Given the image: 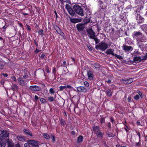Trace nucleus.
<instances>
[{
  "instance_id": "nucleus-1",
  "label": "nucleus",
  "mask_w": 147,
  "mask_h": 147,
  "mask_svg": "<svg viewBox=\"0 0 147 147\" xmlns=\"http://www.w3.org/2000/svg\"><path fill=\"white\" fill-rule=\"evenodd\" d=\"M73 8L75 12L78 15L82 16L84 15L83 9L78 5H75L73 6Z\"/></svg>"
},
{
  "instance_id": "nucleus-2",
  "label": "nucleus",
  "mask_w": 147,
  "mask_h": 147,
  "mask_svg": "<svg viewBox=\"0 0 147 147\" xmlns=\"http://www.w3.org/2000/svg\"><path fill=\"white\" fill-rule=\"evenodd\" d=\"M108 47V44L105 42L99 43L98 45H96L95 48L97 50H100L102 51L105 50Z\"/></svg>"
},
{
  "instance_id": "nucleus-3",
  "label": "nucleus",
  "mask_w": 147,
  "mask_h": 147,
  "mask_svg": "<svg viewBox=\"0 0 147 147\" xmlns=\"http://www.w3.org/2000/svg\"><path fill=\"white\" fill-rule=\"evenodd\" d=\"M140 12L136 11L135 13L137 23L138 24H140L144 22V18L140 15Z\"/></svg>"
},
{
  "instance_id": "nucleus-4",
  "label": "nucleus",
  "mask_w": 147,
  "mask_h": 147,
  "mask_svg": "<svg viewBox=\"0 0 147 147\" xmlns=\"http://www.w3.org/2000/svg\"><path fill=\"white\" fill-rule=\"evenodd\" d=\"M9 136V133L6 130H0V139L2 140L3 138L8 137Z\"/></svg>"
},
{
  "instance_id": "nucleus-5",
  "label": "nucleus",
  "mask_w": 147,
  "mask_h": 147,
  "mask_svg": "<svg viewBox=\"0 0 147 147\" xmlns=\"http://www.w3.org/2000/svg\"><path fill=\"white\" fill-rule=\"evenodd\" d=\"M86 31L87 34L88 35V36L90 39H93L95 37H96V33L91 28L87 29Z\"/></svg>"
},
{
  "instance_id": "nucleus-6",
  "label": "nucleus",
  "mask_w": 147,
  "mask_h": 147,
  "mask_svg": "<svg viewBox=\"0 0 147 147\" xmlns=\"http://www.w3.org/2000/svg\"><path fill=\"white\" fill-rule=\"evenodd\" d=\"M84 24V23H82L78 24L76 26L77 30L79 31H83L85 27Z\"/></svg>"
},
{
  "instance_id": "nucleus-7",
  "label": "nucleus",
  "mask_w": 147,
  "mask_h": 147,
  "mask_svg": "<svg viewBox=\"0 0 147 147\" xmlns=\"http://www.w3.org/2000/svg\"><path fill=\"white\" fill-rule=\"evenodd\" d=\"M29 142L30 145L34 146V147H39L38 144H40L39 142L35 140H29Z\"/></svg>"
},
{
  "instance_id": "nucleus-8",
  "label": "nucleus",
  "mask_w": 147,
  "mask_h": 147,
  "mask_svg": "<svg viewBox=\"0 0 147 147\" xmlns=\"http://www.w3.org/2000/svg\"><path fill=\"white\" fill-rule=\"evenodd\" d=\"M30 89L32 90L38 91L41 90V88L36 85L31 86L30 87Z\"/></svg>"
},
{
  "instance_id": "nucleus-9",
  "label": "nucleus",
  "mask_w": 147,
  "mask_h": 147,
  "mask_svg": "<svg viewBox=\"0 0 147 147\" xmlns=\"http://www.w3.org/2000/svg\"><path fill=\"white\" fill-rule=\"evenodd\" d=\"M122 47L123 49L125 51H132L133 49V48L131 46H127L125 45H123Z\"/></svg>"
},
{
  "instance_id": "nucleus-10",
  "label": "nucleus",
  "mask_w": 147,
  "mask_h": 147,
  "mask_svg": "<svg viewBox=\"0 0 147 147\" xmlns=\"http://www.w3.org/2000/svg\"><path fill=\"white\" fill-rule=\"evenodd\" d=\"M104 132L101 131L100 130L99 131L96 132L94 134H95L96 136L102 139L104 135Z\"/></svg>"
},
{
  "instance_id": "nucleus-11",
  "label": "nucleus",
  "mask_w": 147,
  "mask_h": 147,
  "mask_svg": "<svg viewBox=\"0 0 147 147\" xmlns=\"http://www.w3.org/2000/svg\"><path fill=\"white\" fill-rule=\"evenodd\" d=\"M87 74L88 79L90 80H92L93 78L92 71L89 70L87 71Z\"/></svg>"
},
{
  "instance_id": "nucleus-12",
  "label": "nucleus",
  "mask_w": 147,
  "mask_h": 147,
  "mask_svg": "<svg viewBox=\"0 0 147 147\" xmlns=\"http://www.w3.org/2000/svg\"><path fill=\"white\" fill-rule=\"evenodd\" d=\"M122 81H123V83L124 84H128L133 82V79L132 78H129L127 80L123 79Z\"/></svg>"
},
{
  "instance_id": "nucleus-13",
  "label": "nucleus",
  "mask_w": 147,
  "mask_h": 147,
  "mask_svg": "<svg viewBox=\"0 0 147 147\" xmlns=\"http://www.w3.org/2000/svg\"><path fill=\"white\" fill-rule=\"evenodd\" d=\"M78 91L81 92H85L86 91V89L83 86H79L77 88Z\"/></svg>"
},
{
  "instance_id": "nucleus-14",
  "label": "nucleus",
  "mask_w": 147,
  "mask_h": 147,
  "mask_svg": "<svg viewBox=\"0 0 147 147\" xmlns=\"http://www.w3.org/2000/svg\"><path fill=\"white\" fill-rule=\"evenodd\" d=\"M18 139L20 141L23 142L26 141V138L24 136L19 135L17 136Z\"/></svg>"
},
{
  "instance_id": "nucleus-15",
  "label": "nucleus",
  "mask_w": 147,
  "mask_h": 147,
  "mask_svg": "<svg viewBox=\"0 0 147 147\" xmlns=\"http://www.w3.org/2000/svg\"><path fill=\"white\" fill-rule=\"evenodd\" d=\"M98 3L100 5V7L101 9H104L105 8V5H104V4L100 0H98Z\"/></svg>"
},
{
  "instance_id": "nucleus-16",
  "label": "nucleus",
  "mask_w": 147,
  "mask_h": 147,
  "mask_svg": "<svg viewBox=\"0 0 147 147\" xmlns=\"http://www.w3.org/2000/svg\"><path fill=\"white\" fill-rule=\"evenodd\" d=\"M18 83L22 86H24L25 84V82L22 78H19L18 79Z\"/></svg>"
},
{
  "instance_id": "nucleus-17",
  "label": "nucleus",
  "mask_w": 147,
  "mask_h": 147,
  "mask_svg": "<svg viewBox=\"0 0 147 147\" xmlns=\"http://www.w3.org/2000/svg\"><path fill=\"white\" fill-rule=\"evenodd\" d=\"M92 128L94 134L100 130V127L99 126H94Z\"/></svg>"
},
{
  "instance_id": "nucleus-18",
  "label": "nucleus",
  "mask_w": 147,
  "mask_h": 147,
  "mask_svg": "<svg viewBox=\"0 0 147 147\" xmlns=\"http://www.w3.org/2000/svg\"><path fill=\"white\" fill-rule=\"evenodd\" d=\"M133 34L134 35V36H133L134 37H138L141 35H142V34L141 32H134L133 33Z\"/></svg>"
},
{
  "instance_id": "nucleus-19",
  "label": "nucleus",
  "mask_w": 147,
  "mask_h": 147,
  "mask_svg": "<svg viewBox=\"0 0 147 147\" xmlns=\"http://www.w3.org/2000/svg\"><path fill=\"white\" fill-rule=\"evenodd\" d=\"M56 27L58 28V29H57L56 28L55 29L56 32L58 33V34H59L62 36H64V33L57 26H56Z\"/></svg>"
},
{
  "instance_id": "nucleus-20",
  "label": "nucleus",
  "mask_w": 147,
  "mask_h": 147,
  "mask_svg": "<svg viewBox=\"0 0 147 147\" xmlns=\"http://www.w3.org/2000/svg\"><path fill=\"white\" fill-rule=\"evenodd\" d=\"M106 134L107 135V136L109 137H113L115 135L114 134L108 131L106 132Z\"/></svg>"
},
{
  "instance_id": "nucleus-21",
  "label": "nucleus",
  "mask_w": 147,
  "mask_h": 147,
  "mask_svg": "<svg viewBox=\"0 0 147 147\" xmlns=\"http://www.w3.org/2000/svg\"><path fill=\"white\" fill-rule=\"evenodd\" d=\"M106 53L107 54H111L113 56H114L115 55L112 50L111 49L107 50L106 51Z\"/></svg>"
},
{
  "instance_id": "nucleus-22",
  "label": "nucleus",
  "mask_w": 147,
  "mask_h": 147,
  "mask_svg": "<svg viewBox=\"0 0 147 147\" xmlns=\"http://www.w3.org/2000/svg\"><path fill=\"white\" fill-rule=\"evenodd\" d=\"M24 131L25 133V134L26 135H28L31 136H32V134L31 132L29 130L26 129H24Z\"/></svg>"
},
{
  "instance_id": "nucleus-23",
  "label": "nucleus",
  "mask_w": 147,
  "mask_h": 147,
  "mask_svg": "<svg viewBox=\"0 0 147 147\" xmlns=\"http://www.w3.org/2000/svg\"><path fill=\"white\" fill-rule=\"evenodd\" d=\"M83 138L82 136L80 135L77 138V142L78 143H79L81 142L83 140Z\"/></svg>"
},
{
  "instance_id": "nucleus-24",
  "label": "nucleus",
  "mask_w": 147,
  "mask_h": 147,
  "mask_svg": "<svg viewBox=\"0 0 147 147\" xmlns=\"http://www.w3.org/2000/svg\"><path fill=\"white\" fill-rule=\"evenodd\" d=\"M107 94V96L109 97H111L112 96V93L111 90L109 89H108L106 90Z\"/></svg>"
},
{
  "instance_id": "nucleus-25",
  "label": "nucleus",
  "mask_w": 147,
  "mask_h": 147,
  "mask_svg": "<svg viewBox=\"0 0 147 147\" xmlns=\"http://www.w3.org/2000/svg\"><path fill=\"white\" fill-rule=\"evenodd\" d=\"M69 13L71 16H74L75 15V12L71 8L68 11Z\"/></svg>"
},
{
  "instance_id": "nucleus-26",
  "label": "nucleus",
  "mask_w": 147,
  "mask_h": 147,
  "mask_svg": "<svg viewBox=\"0 0 147 147\" xmlns=\"http://www.w3.org/2000/svg\"><path fill=\"white\" fill-rule=\"evenodd\" d=\"M134 61H137V62L138 61L140 62L142 61V59H141L140 57H136L134 58Z\"/></svg>"
},
{
  "instance_id": "nucleus-27",
  "label": "nucleus",
  "mask_w": 147,
  "mask_h": 147,
  "mask_svg": "<svg viewBox=\"0 0 147 147\" xmlns=\"http://www.w3.org/2000/svg\"><path fill=\"white\" fill-rule=\"evenodd\" d=\"M59 119L60 120V123L61 125L63 126H64L65 124V120L63 119L62 118H59Z\"/></svg>"
},
{
  "instance_id": "nucleus-28",
  "label": "nucleus",
  "mask_w": 147,
  "mask_h": 147,
  "mask_svg": "<svg viewBox=\"0 0 147 147\" xmlns=\"http://www.w3.org/2000/svg\"><path fill=\"white\" fill-rule=\"evenodd\" d=\"M142 42V40H140L138 43V45L140 48H141L144 46Z\"/></svg>"
},
{
  "instance_id": "nucleus-29",
  "label": "nucleus",
  "mask_w": 147,
  "mask_h": 147,
  "mask_svg": "<svg viewBox=\"0 0 147 147\" xmlns=\"http://www.w3.org/2000/svg\"><path fill=\"white\" fill-rule=\"evenodd\" d=\"M70 21L71 22L75 23L78 22V19L76 18H70Z\"/></svg>"
},
{
  "instance_id": "nucleus-30",
  "label": "nucleus",
  "mask_w": 147,
  "mask_h": 147,
  "mask_svg": "<svg viewBox=\"0 0 147 147\" xmlns=\"http://www.w3.org/2000/svg\"><path fill=\"white\" fill-rule=\"evenodd\" d=\"M44 137L46 139L49 140L50 138V136L47 133H44L43 134Z\"/></svg>"
},
{
  "instance_id": "nucleus-31",
  "label": "nucleus",
  "mask_w": 147,
  "mask_h": 147,
  "mask_svg": "<svg viewBox=\"0 0 147 147\" xmlns=\"http://www.w3.org/2000/svg\"><path fill=\"white\" fill-rule=\"evenodd\" d=\"M18 86H17L16 84H13L12 86V90L13 91H16L17 89Z\"/></svg>"
},
{
  "instance_id": "nucleus-32",
  "label": "nucleus",
  "mask_w": 147,
  "mask_h": 147,
  "mask_svg": "<svg viewBox=\"0 0 147 147\" xmlns=\"http://www.w3.org/2000/svg\"><path fill=\"white\" fill-rule=\"evenodd\" d=\"M7 147H14V144L13 143L10 142L8 141L7 142Z\"/></svg>"
},
{
  "instance_id": "nucleus-33",
  "label": "nucleus",
  "mask_w": 147,
  "mask_h": 147,
  "mask_svg": "<svg viewBox=\"0 0 147 147\" xmlns=\"http://www.w3.org/2000/svg\"><path fill=\"white\" fill-rule=\"evenodd\" d=\"M95 42L96 45L98 43H99L100 41L99 39H98L97 37H95L94 38H93Z\"/></svg>"
},
{
  "instance_id": "nucleus-34",
  "label": "nucleus",
  "mask_w": 147,
  "mask_h": 147,
  "mask_svg": "<svg viewBox=\"0 0 147 147\" xmlns=\"http://www.w3.org/2000/svg\"><path fill=\"white\" fill-rule=\"evenodd\" d=\"M140 27L142 30H146L147 28V25L146 24H144L142 25Z\"/></svg>"
},
{
  "instance_id": "nucleus-35",
  "label": "nucleus",
  "mask_w": 147,
  "mask_h": 147,
  "mask_svg": "<svg viewBox=\"0 0 147 147\" xmlns=\"http://www.w3.org/2000/svg\"><path fill=\"white\" fill-rule=\"evenodd\" d=\"M40 101L43 104L46 103L47 102L46 100L43 98H41L40 99Z\"/></svg>"
},
{
  "instance_id": "nucleus-36",
  "label": "nucleus",
  "mask_w": 147,
  "mask_h": 147,
  "mask_svg": "<svg viewBox=\"0 0 147 147\" xmlns=\"http://www.w3.org/2000/svg\"><path fill=\"white\" fill-rule=\"evenodd\" d=\"M94 66L96 68H99L100 67V65L97 63H94L93 64Z\"/></svg>"
},
{
  "instance_id": "nucleus-37",
  "label": "nucleus",
  "mask_w": 147,
  "mask_h": 147,
  "mask_svg": "<svg viewBox=\"0 0 147 147\" xmlns=\"http://www.w3.org/2000/svg\"><path fill=\"white\" fill-rule=\"evenodd\" d=\"M49 91L50 93L52 94H54L55 93V91L54 89L53 88H50Z\"/></svg>"
},
{
  "instance_id": "nucleus-38",
  "label": "nucleus",
  "mask_w": 147,
  "mask_h": 147,
  "mask_svg": "<svg viewBox=\"0 0 147 147\" xmlns=\"http://www.w3.org/2000/svg\"><path fill=\"white\" fill-rule=\"evenodd\" d=\"M65 8L67 11L71 9L70 5L68 4H66L65 5Z\"/></svg>"
},
{
  "instance_id": "nucleus-39",
  "label": "nucleus",
  "mask_w": 147,
  "mask_h": 147,
  "mask_svg": "<svg viewBox=\"0 0 147 147\" xmlns=\"http://www.w3.org/2000/svg\"><path fill=\"white\" fill-rule=\"evenodd\" d=\"M115 57H117L118 59H119L121 60V59H123L122 57L120 55H118L117 54H115Z\"/></svg>"
},
{
  "instance_id": "nucleus-40",
  "label": "nucleus",
  "mask_w": 147,
  "mask_h": 147,
  "mask_svg": "<svg viewBox=\"0 0 147 147\" xmlns=\"http://www.w3.org/2000/svg\"><path fill=\"white\" fill-rule=\"evenodd\" d=\"M66 88V86H60L59 88V91L62 90H63L65 89Z\"/></svg>"
},
{
  "instance_id": "nucleus-41",
  "label": "nucleus",
  "mask_w": 147,
  "mask_h": 147,
  "mask_svg": "<svg viewBox=\"0 0 147 147\" xmlns=\"http://www.w3.org/2000/svg\"><path fill=\"white\" fill-rule=\"evenodd\" d=\"M29 145L30 144L29 142V140L27 141V143H25L24 144V147H30Z\"/></svg>"
},
{
  "instance_id": "nucleus-42",
  "label": "nucleus",
  "mask_w": 147,
  "mask_h": 147,
  "mask_svg": "<svg viewBox=\"0 0 147 147\" xmlns=\"http://www.w3.org/2000/svg\"><path fill=\"white\" fill-rule=\"evenodd\" d=\"M48 99L51 102H53L55 100L54 98L52 96H50L48 97Z\"/></svg>"
},
{
  "instance_id": "nucleus-43",
  "label": "nucleus",
  "mask_w": 147,
  "mask_h": 147,
  "mask_svg": "<svg viewBox=\"0 0 147 147\" xmlns=\"http://www.w3.org/2000/svg\"><path fill=\"white\" fill-rule=\"evenodd\" d=\"M50 137V138H51L52 139V140H53V142H54L55 141V136H54L53 135L51 134V135Z\"/></svg>"
},
{
  "instance_id": "nucleus-44",
  "label": "nucleus",
  "mask_w": 147,
  "mask_h": 147,
  "mask_svg": "<svg viewBox=\"0 0 147 147\" xmlns=\"http://www.w3.org/2000/svg\"><path fill=\"white\" fill-rule=\"evenodd\" d=\"M38 33L39 35H42L43 34V30H39Z\"/></svg>"
},
{
  "instance_id": "nucleus-45",
  "label": "nucleus",
  "mask_w": 147,
  "mask_h": 147,
  "mask_svg": "<svg viewBox=\"0 0 147 147\" xmlns=\"http://www.w3.org/2000/svg\"><path fill=\"white\" fill-rule=\"evenodd\" d=\"M105 118L103 117H102L101 118L100 122L101 123V124H102L103 123H105Z\"/></svg>"
},
{
  "instance_id": "nucleus-46",
  "label": "nucleus",
  "mask_w": 147,
  "mask_h": 147,
  "mask_svg": "<svg viewBox=\"0 0 147 147\" xmlns=\"http://www.w3.org/2000/svg\"><path fill=\"white\" fill-rule=\"evenodd\" d=\"M84 85L86 87H88L89 86V83L87 81H85L84 83Z\"/></svg>"
},
{
  "instance_id": "nucleus-47",
  "label": "nucleus",
  "mask_w": 147,
  "mask_h": 147,
  "mask_svg": "<svg viewBox=\"0 0 147 147\" xmlns=\"http://www.w3.org/2000/svg\"><path fill=\"white\" fill-rule=\"evenodd\" d=\"M143 0H135V2L136 4L140 3L141 2H142Z\"/></svg>"
},
{
  "instance_id": "nucleus-48",
  "label": "nucleus",
  "mask_w": 147,
  "mask_h": 147,
  "mask_svg": "<svg viewBox=\"0 0 147 147\" xmlns=\"http://www.w3.org/2000/svg\"><path fill=\"white\" fill-rule=\"evenodd\" d=\"M4 65H5L4 64L0 63V69H3Z\"/></svg>"
},
{
  "instance_id": "nucleus-49",
  "label": "nucleus",
  "mask_w": 147,
  "mask_h": 147,
  "mask_svg": "<svg viewBox=\"0 0 147 147\" xmlns=\"http://www.w3.org/2000/svg\"><path fill=\"white\" fill-rule=\"evenodd\" d=\"M134 98L136 100H138L139 98V96L138 95H137L134 96Z\"/></svg>"
},
{
  "instance_id": "nucleus-50",
  "label": "nucleus",
  "mask_w": 147,
  "mask_h": 147,
  "mask_svg": "<svg viewBox=\"0 0 147 147\" xmlns=\"http://www.w3.org/2000/svg\"><path fill=\"white\" fill-rule=\"evenodd\" d=\"M107 126L110 129H111V125L110 123L109 122L107 123Z\"/></svg>"
},
{
  "instance_id": "nucleus-51",
  "label": "nucleus",
  "mask_w": 147,
  "mask_h": 147,
  "mask_svg": "<svg viewBox=\"0 0 147 147\" xmlns=\"http://www.w3.org/2000/svg\"><path fill=\"white\" fill-rule=\"evenodd\" d=\"M147 59V54L146 55H145L144 56H143V58L142 59V60H145L146 59Z\"/></svg>"
},
{
  "instance_id": "nucleus-52",
  "label": "nucleus",
  "mask_w": 147,
  "mask_h": 147,
  "mask_svg": "<svg viewBox=\"0 0 147 147\" xmlns=\"http://www.w3.org/2000/svg\"><path fill=\"white\" fill-rule=\"evenodd\" d=\"M11 79H12L14 81H16V77L14 76H12L11 77Z\"/></svg>"
},
{
  "instance_id": "nucleus-53",
  "label": "nucleus",
  "mask_w": 147,
  "mask_h": 147,
  "mask_svg": "<svg viewBox=\"0 0 147 147\" xmlns=\"http://www.w3.org/2000/svg\"><path fill=\"white\" fill-rule=\"evenodd\" d=\"M34 99L36 101H37L38 99V97L36 95H35L34 96Z\"/></svg>"
},
{
  "instance_id": "nucleus-54",
  "label": "nucleus",
  "mask_w": 147,
  "mask_h": 147,
  "mask_svg": "<svg viewBox=\"0 0 147 147\" xmlns=\"http://www.w3.org/2000/svg\"><path fill=\"white\" fill-rule=\"evenodd\" d=\"M41 51V50H38L37 48H36V50L35 51V52L36 53H37L38 52H39L40 51Z\"/></svg>"
},
{
  "instance_id": "nucleus-55",
  "label": "nucleus",
  "mask_w": 147,
  "mask_h": 147,
  "mask_svg": "<svg viewBox=\"0 0 147 147\" xmlns=\"http://www.w3.org/2000/svg\"><path fill=\"white\" fill-rule=\"evenodd\" d=\"M34 43L35 44V45L37 46L38 47V43L36 41V40H35L34 41Z\"/></svg>"
},
{
  "instance_id": "nucleus-56",
  "label": "nucleus",
  "mask_w": 147,
  "mask_h": 147,
  "mask_svg": "<svg viewBox=\"0 0 147 147\" xmlns=\"http://www.w3.org/2000/svg\"><path fill=\"white\" fill-rule=\"evenodd\" d=\"M46 71L47 73H49V68L48 67V66H47L46 68Z\"/></svg>"
},
{
  "instance_id": "nucleus-57",
  "label": "nucleus",
  "mask_w": 147,
  "mask_h": 147,
  "mask_svg": "<svg viewBox=\"0 0 147 147\" xmlns=\"http://www.w3.org/2000/svg\"><path fill=\"white\" fill-rule=\"evenodd\" d=\"M131 97L130 96L128 97L127 98V101L128 102H129L131 101Z\"/></svg>"
},
{
  "instance_id": "nucleus-58",
  "label": "nucleus",
  "mask_w": 147,
  "mask_h": 147,
  "mask_svg": "<svg viewBox=\"0 0 147 147\" xmlns=\"http://www.w3.org/2000/svg\"><path fill=\"white\" fill-rule=\"evenodd\" d=\"M63 66H65L66 65V62L65 61H63Z\"/></svg>"
},
{
  "instance_id": "nucleus-59",
  "label": "nucleus",
  "mask_w": 147,
  "mask_h": 147,
  "mask_svg": "<svg viewBox=\"0 0 147 147\" xmlns=\"http://www.w3.org/2000/svg\"><path fill=\"white\" fill-rule=\"evenodd\" d=\"M7 25H5L4 26H3V27L2 28L3 29H5L6 28H7Z\"/></svg>"
},
{
  "instance_id": "nucleus-60",
  "label": "nucleus",
  "mask_w": 147,
  "mask_h": 147,
  "mask_svg": "<svg viewBox=\"0 0 147 147\" xmlns=\"http://www.w3.org/2000/svg\"><path fill=\"white\" fill-rule=\"evenodd\" d=\"M2 74L5 77H7L8 76V74H7L2 73Z\"/></svg>"
},
{
  "instance_id": "nucleus-61",
  "label": "nucleus",
  "mask_w": 147,
  "mask_h": 147,
  "mask_svg": "<svg viewBox=\"0 0 147 147\" xmlns=\"http://www.w3.org/2000/svg\"><path fill=\"white\" fill-rule=\"evenodd\" d=\"M16 147H21L20 144L19 143L17 144L16 146Z\"/></svg>"
},
{
  "instance_id": "nucleus-62",
  "label": "nucleus",
  "mask_w": 147,
  "mask_h": 147,
  "mask_svg": "<svg viewBox=\"0 0 147 147\" xmlns=\"http://www.w3.org/2000/svg\"><path fill=\"white\" fill-rule=\"evenodd\" d=\"M54 13H55V14L56 18H57L58 17V16H57V13L56 11H54Z\"/></svg>"
},
{
  "instance_id": "nucleus-63",
  "label": "nucleus",
  "mask_w": 147,
  "mask_h": 147,
  "mask_svg": "<svg viewBox=\"0 0 147 147\" xmlns=\"http://www.w3.org/2000/svg\"><path fill=\"white\" fill-rule=\"evenodd\" d=\"M71 134L73 135H74L75 134V132L74 131H72L71 133Z\"/></svg>"
},
{
  "instance_id": "nucleus-64",
  "label": "nucleus",
  "mask_w": 147,
  "mask_h": 147,
  "mask_svg": "<svg viewBox=\"0 0 147 147\" xmlns=\"http://www.w3.org/2000/svg\"><path fill=\"white\" fill-rule=\"evenodd\" d=\"M45 55L44 54H42L41 55L40 57L41 58H43L45 56Z\"/></svg>"
}]
</instances>
